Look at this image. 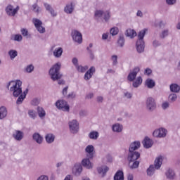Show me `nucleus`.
Segmentation results:
<instances>
[{"label": "nucleus", "instance_id": "obj_50", "mask_svg": "<svg viewBox=\"0 0 180 180\" xmlns=\"http://www.w3.org/2000/svg\"><path fill=\"white\" fill-rule=\"evenodd\" d=\"M166 4L169 6H172L176 4V0H166Z\"/></svg>", "mask_w": 180, "mask_h": 180}, {"label": "nucleus", "instance_id": "obj_64", "mask_svg": "<svg viewBox=\"0 0 180 180\" xmlns=\"http://www.w3.org/2000/svg\"><path fill=\"white\" fill-rule=\"evenodd\" d=\"M21 33L22 36H27V33H28L27 30L26 29L21 30Z\"/></svg>", "mask_w": 180, "mask_h": 180}, {"label": "nucleus", "instance_id": "obj_57", "mask_svg": "<svg viewBox=\"0 0 180 180\" xmlns=\"http://www.w3.org/2000/svg\"><path fill=\"white\" fill-rule=\"evenodd\" d=\"M72 63L76 67V68L79 65H78V59L77 58H73L72 60Z\"/></svg>", "mask_w": 180, "mask_h": 180}, {"label": "nucleus", "instance_id": "obj_52", "mask_svg": "<svg viewBox=\"0 0 180 180\" xmlns=\"http://www.w3.org/2000/svg\"><path fill=\"white\" fill-rule=\"evenodd\" d=\"M102 40H108L109 39V32H104L101 36Z\"/></svg>", "mask_w": 180, "mask_h": 180}, {"label": "nucleus", "instance_id": "obj_11", "mask_svg": "<svg viewBox=\"0 0 180 180\" xmlns=\"http://www.w3.org/2000/svg\"><path fill=\"white\" fill-rule=\"evenodd\" d=\"M140 72V68L136 67L131 70L127 76V79L129 82H133L136 79V77H137V74Z\"/></svg>", "mask_w": 180, "mask_h": 180}, {"label": "nucleus", "instance_id": "obj_14", "mask_svg": "<svg viewBox=\"0 0 180 180\" xmlns=\"http://www.w3.org/2000/svg\"><path fill=\"white\" fill-rule=\"evenodd\" d=\"M142 144L144 148H151V147H153V145L154 144V141L149 139L148 136H146L142 141Z\"/></svg>", "mask_w": 180, "mask_h": 180}, {"label": "nucleus", "instance_id": "obj_28", "mask_svg": "<svg viewBox=\"0 0 180 180\" xmlns=\"http://www.w3.org/2000/svg\"><path fill=\"white\" fill-rule=\"evenodd\" d=\"M155 169H157L154 167V165H150L146 170L148 176H153L155 174Z\"/></svg>", "mask_w": 180, "mask_h": 180}, {"label": "nucleus", "instance_id": "obj_17", "mask_svg": "<svg viewBox=\"0 0 180 180\" xmlns=\"http://www.w3.org/2000/svg\"><path fill=\"white\" fill-rule=\"evenodd\" d=\"M29 92V89H26L22 93H21L17 99L16 103L17 105H20L23 101H25L26 98V95H27V93Z\"/></svg>", "mask_w": 180, "mask_h": 180}, {"label": "nucleus", "instance_id": "obj_33", "mask_svg": "<svg viewBox=\"0 0 180 180\" xmlns=\"http://www.w3.org/2000/svg\"><path fill=\"white\" fill-rule=\"evenodd\" d=\"M8 54L11 60H15V58L18 57V51L15 49H11L10 51H8Z\"/></svg>", "mask_w": 180, "mask_h": 180}, {"label": "nucleus", "instance_id": "obj_26", "mask_svg": "<svg viewBox=\"0 0 180 180\" xmlns=\"http://www.w3.org/2000/svg\"><path fill=\"white\" fill-rule=\"evenodd\" d=\"M125 35L127 36V37H130V39H134V37H136V36H137V33L136 32V31H134V30L128 29L125 32Z\"/></svg>", "mask_w": 180, "mask_h": 180}, {"label": "nucleus", "instance_id": "obj_7", "mask_svg": "<svg viewBox=\"0 0 180 180\" xmlns=\"http://www.w3.org/2000/svg\"><path fill=\"white\" fill-rule=\"evenodd\" d=\"M167 133L168 131L165 128H160L153 131V136L157 139H164V137H167Z\"/></svg>", "mask_w": 180, "mask_h": 180}, {"label": "nucleus", "instance_id": "obj_31", "mask_svg": "<svg viewBox=\"0 0 180 180\" xmlns=\"http://www.w3.org/2000/svg\"><path fill=\"white\" fill-rule=\"evenodd\" d=\"M64 11L65 13H68V14L72 13V12H74V6H72V4H67L64 8Z\"/></svg>", "mask_w": 180, "mask_h": 180}, {"label": "nucleus", "instance_id": "obj_15", "mask_svg": "<svg viewBox=\"0 0 180 180\" xmlns=\"http://www.w3.org/2000/svg\"><path fill=\"white\" fill-rule=\"evenodd\" d=\"M94 151H95V148L92 145H89L85 148V152L87 154L88 158H94Z\"/></svg>", "mask_w": 180, "mask_h": 180}, {"label": "nucleus", "instance_id": "obj_36", "mask_svg": "<svg viewBox=\"0 0 180 180\" xmlns=\"http://www.w3.org/2000/svg\"><path fill=\"white\" fill-rule=\"evenodd\" d=\"M103 16L105 22H109V20L110 19V11L109 10L104 11L103 13Z\"/></svg>", "mask_w": 180, "mask_h": 180}, {"label": "nucleus", "instance_id": "obj_34", "mask_svg": "<svg viewBox=\"0 0 180 180\" xmlns=\"http://www.w3.org/2000/svg\"><path fill=\"white\" fill-rule=\"evenodd\" d=\"M97 171L98 174H103V176H105V175L106 174V172L109 171V167H108L107 166L98 167L97 169Z\"/></svg>", "mask_w": 180, "mask_h": 180}, {"label": "nucleus", "instance_id": "obj_54", "mask_svg": "<svg viewBox=\"0 0 180 180\" xmlns=\"http://www.w3.org/2000/svg\"><path fill=\"white\" fill-rule=\"evenodd\" d=\"M37 113H46V111L44 110V108H43L41 106H38L37 108Z\"/></svg>", "mask_w": 180, "mask_h": 180}, {"label": "nucleus", "instance_id": "obj_27", "mask_svg": "<svg viewBox=\"0 0 180 180\" xmlns=\"http://www.w3.org/2000/svg\"><path fill=\"white\" fill-rule=\"evenodd\" d=\"M44 6H45L46 11H49L51 16H53V18L57 16V12H56V11H54V9H53V8L51 7V6H50V4H44Z\"/></svg>", "mask_w": 180, "mask_h": 180}, {"label": "nucleus", "instance_id": "obj_21", "mask_svg": "<svg viewBox=\"0 0 180 180\" xmlns=\"http://www.w3.org/2000/svg\"><path fill=\"white\" fill-rule=\"evenodd\" d=\"M165 175L167 179H175V172H174L172 169H168L165 172Z\"/></svg>", "mask_w": 180, "mask_h": 180}, {"label": "nucleus", "instance_id": "obj_4", "mask_svg": "<svg viewBox=\"0 0 180 180\" xmlns=\"http://www.w3.org/2000/svg\"><path fill=\"white\" fill-rule=\"evenodd\" d=\"M55 106L59 110H63V112H70V105L67 103V101L64 100H58L55 103Z\"/></svg>", "mask_w": 180, "mask_h": 180}, {"label": "nucleus", "instance_id": "obj_48", "mask_svg": "<svg viewBox=\"0 0 180 180\" xmlns=\"http://www.w3.org/2000/svg\"><path fill=\"white\" fill-rule=\"evenodd\" d=\"M111 61L113 66L117 65V55H112L111 56Z\"/></svg>", "mask_w": 180, "mask_h": 180}, {"label": "nucleus", "instance_id": "obj_2", "mask_svg": "<svg viewBox=\"0 0 180 180\" xmlns=\"http://www.w3.org/2000/svg\"><path fill=\"white\" fill-rule=\"evenodd\" d=\"M6 87L7 89H9L14 98L20 96V94H22V81L19 79L11 81L7 84Z\"/></svg>", "mask_w": 180, "mask_h": 180}, {"label": "nucleus", "instance_id": "obj_25", "mask_svg": "<svg viewBox=\"0 0 180 180\" xmlns=\"http://www.w3.org/2000/svg\"><path fill=\"white\" fill-rule=\"evenodd\" d=\"M55 139L56 136L53 134H47L45 136V140L48 144H51V143H54Z\"/></svg>", "mask_w": 180, "mask_h": 180}, {"label": "nucleus", "instance_id": "obj_37", "mask_svg": "<svg viewBox=\"0 0 180 180\" xmlns=\"http://www.w3.org/2000/svg\"><path fill=\"white\" fill-rule=\"evenodd\" d=\"M169 34V30L165 29L160 32V39H165V37H168Z\"/></svg>", "mask_w": 180, "mask_h": 180}, {"label": "nucleus", "instance_id": "obj_16", "mask_svg": "<svg viewBox=\"0 0 180 180\" xmlns=\"http://www.w3.org/2000/svg\"><path fill=\"white\" fill-rule=\"evenodd\" d=\"M82 165L84 168H86V169H91L94 167V165L91 162V160H89V158L83 159L82 160Z\"/></svg>", "mask_w": 180, "mask_h": 180}, {"label": "nucleus", "instance_id": "obj_55", "mask_svg": "<svg viewBox=\"0 0 180 180\" xmlns=\"http://www.w3.org/2000/svg\"><path fill=\"white\" fill-rule=\"evenodd\" d=\"M32 9H33L34 12H37V13L40 12V8L37 6V4L32 5Z\"/></svg>", "mask_w": 180, "mask_h": 180}, {"label": "nucleus", "instance_id": "obj_18", "mask_svg": "<svg viewBox=\"0 0 180 180\" xmlns=\"http://www.w3.org/2000/svg\"><path fill=\"white\" fill-rule=\"evenodd\" d=\"M24 134L22 131L16 130L15 133L13 134V139L17 141H21L23 139Z\"/></svg>", "mask_w": 180, "mask_h": 180}, {"label": "nucleus", "instance_id": "obj_42", "mask_svg": "<svg viewBox=\"0 0 180 180\" xmlns=\"http://www.w3.org/2000/svg\"><path fill=\"white\" fill-rule=\"evenodd\" d=\"M76 69L78 71V72H85L86 70H88V66L86 65L82 66V65H78Z\"/></svg>", "mask_w": 180, "mask_h": 180}, {"label": "nucleus", "instance_id": "obj_5", "mask_svg": "<svg viewBox=\"0 0 180 180\" xmlns=\"http://www.w3.org/2000/svg\"><path fill=\"white\" fill-rule=\"evenodd\" d=\"M146 109L150 112H154L157 109V102L153 97H148L146 102Z\"/></svg>", "mask_w": 180, "mask_h": 180}, {"label": "nucleus", "instance_id": "obj_6", "mask_svg": "<svg viewBox=\"0 0 180 180\" xmlns=\"http://www.w3.org/2000/svg\"><path fill=\"white\" fill-rule=\"evenodd\" d=\"M69 129L72 134H77L79 130V123L77 120H72V121L69 122Z\"/></svg>", "mask_w": 180, "mask_h": 180}, {"label": "nucleus", "instance_id": "obj_56", "mask_svg": "<svg viewBox=\"0 0 180 180\" xmlns=\"http://www.w3.org/2000/svg\"><path fill=\"white\" fill-rule=\"evenodd\" d=\"M7 112H8V110L5 106L2 105L0 107V113H7Z\"/></svg>", "mask_w": 180, "mask_h": 180}, {"label": "nucleus", "instance_id": "obj_39", "mask_svg": "<svg viewBox=\"0 0 180 180\" xmlns=\"http://www.w3.org/2000/svg\"><path fill=\"white\" fill-rule=\"evenodd\" d=\"M23 37H22L19 34H14L11 37V40H14V41H22Z\"/></svg>", "mask_w": 180, "mask_h": 180}, {"label": "nucleus", "instance_id": "obj_51", "mask_svg": "<svg viewBox=\"0 0 180 180\" xmlns=\"http://www.w3.org/2000/svg\"><path fill=\"white\" fill-rule=\"evenodd\" d=\"M124 96H125V98H127V99H131V97L133 96V94L129 92V91H124Z\"/></svg>", "mask_w": 180, "mask_h": 180}, {"label": "nucleus", "instance_id": "obj_1", "mask_svg": "<svg viewBox=\"0 0 180 180\" xmlns=\"http://www.w3.org/2000/svg\"><path fill=\"white\" fill-rule=\"evenodd\" d=\"M140 147H141L140 141H135L129 144L127 160L129 162L131 169H136L140 165V161H138V160L141 155L137 151Z\"/></svg>", "mask_w": 180, "mask_h": 180}, {"label": "nucleus", "instance_id": "obj_41", "mask_svg": "<svg viewBox=\"0 0 180 180\" xmlns=\"http://www.w3.org/2000/svg\"><path fill=\"white\" fill-rule=\"evenodd\" d=\"M119 33V27H112L110 30V34H112V36H116Z\"/></svg>", "mask_w": 180, "mask_h": 180}, {"label": "nucleus", "instance_id": "obj_12", "mask_svg": "<svg viewBox=\"0 0 180 180\" xmlns=\"http://www.w3.org/2000/svg\"><path fill=\"white\" fill-rule=\"evenodd\" d=\"M72 172L75 176H79L82 172V165L81 163L75 164Z\"/></svg>", "mask_w": 180, "mask_h": 180}, {"label": "nucleus", "instance_id": "obj_61", "mask_svg": "<svg viewBox=\"0 0 180 180\" xmlns=\"http://www.w3.org/2000/svg\"><path fill=\"white\" fill-rule=\"evenodd\" d=\"M153 47H158V46H161V43H160L158 40H154L153 42Z\"/></svg>", "mask_w": 180, "mask_h": 180}, {"label": "nucleus", "instance_id": "obj_22", "mask_svg": "<svg viewBox=\"0 0 180 180\" xmlns=\"http://www.w3.org/2000/svg\"><path fill=\"white\" fill-rule=\"evenodd\" d=\"M32 139L37 143V144H41L43 143V136L39 133H34L32 135Z\"/></svg>", "mask_w": 180, "mask_h": 180}, {"label": "nucleus", "instance_id": "obj_62", "mask_svg": "<svg viewBox=\"0 0 180 180\" xmlns=\"http://www.w3.org/2000/svg\"><path fill=\"white\" fill-rule=\"evenodd\" d=\"M75 96H76L75 93L72 92V93L69 94L67 96V98H70V99H74V98H75Z\"/></svg>", "mask_w": 180, "mask_h": 180}, {"label": "nucleus", "instance_id": "obj_40", "mask_svg": "<svg viewBox=\"0 0 180 180\" xmlns=\"http://www.w3.org/2000/svg\"><path fill=\"white\" fill-rule=\"evenodd\" d=\"M144 36H146L145 30H142V31L139 32V33L138 34L137 41H144V40L143 39H144Z\"/></svg>", "mask_w": 180, "mask_h": 180}, {"label": "nucleus", "instance_id": "obj_58", "mask_svg": "<svg viewBox=\"0 0 180 180\" xmlns=\"http://www.w3.org/2000/svg\"><path fill=\"white\" fill-rule=\"evenodd\" d=\"M68 92V86L63 88V89L62 91V94H63V96H68V95H67Z\"/></svg>", "mask_w": 180, "mask_h": 180}, {"label": "nucleus", "instance_id": "obj_29", "mask_svg": "<svg viewBox=\"0 0 180 180\" xmlns=\"http://www.w3.org/2000/svg\"><path fill=\"white\" fill-rule=\"evenodd\" d=\"M112 131L116 133H121V131L123 130V126L119 123H117L112 125Z\"/></svg>", "mask_w": 180, "mask_h": 180}, {"label": "nucleus", "instance_id": "obj_8", "mask_svg": "<svg viewBox=\"0 0 180 180\" xmlns=\"http://www.w3.org/2000/svg\"><path fill=\"white\" fill-rule=\"evenodd\" d=\"M20 7L18 6L14 7L12 5H8L6 8V13L8 16H15L19 12Z\"/></svg>", "mask_w": 180, "mask_h": 180}, {"label": "nucleus", "instance_id": "obj_20", "mask_svg": "<svg viewBox=\"0 0 180 180\" xmlns=\"http://www.w3.org/2000/svg\"><path fill=\"white\" fill-rule=\"evenodd\" d=\"M145 86H147L148 89H153L155 86V81L151 78H148L145 81Z\"/></svg>", "mask_w": 180, "mask_h": 180}, {"label": "nucleus", "instance_id": "obj_19", "mask_svg": "<svg viewBox=\"0 0 180 180\" xmlns=\"http://www.w3.org/2000/svg\"><path fill=\"white\" fill-rule=\"evenodd\" d=\"M153 165L156 169H160L162 165V156H158L156 158Z\"/></svg>", "mask_w": 180, "mask_h": 180}, {"label": "nucleus", "instance_id": "obj_43", "mask_svg": "<svg viewBox=\"0 0 180 180\" xmlns=\"http://www.w3.org/2000/svg\"><path fill=\"white\" fill-rule=\"evenodd\" d=\"M124 37L123 36H120L117 40V44L119 47L124 46Z\"/></svg>", "mask_w": 180, "mask_h": 180}, {"label": "nucleus", "instance_id": "obj_45", "mask_svg": "<svg viewBox=\"0 0 180 180\" xmlns=\"http://www.w3.org/2000/svg\"><path fill=\"white\" fill-rule=\"evenodd\" d=\"M32 22L35 27H38L39 26L43 25V22H41V20H39L38 18H33Z\"/></svg>", "mask_w": 180, "mask_h": 180}, {"label": "nucleus", "instance_id": "obj_47", "mask_svg": "<svg viewBox=\"0 0 180 180\" xmlns=\"http://www.w3.org/2000/svg\"><path fill=\"white\" fill-rule=\"evenodd\" d=\"M35 28L37 29V32H39V33H46V28L43 26V25H41Z\"/></svg>", "mask_w": 180, "mask_h": 180}, {"label": "nucleus", "instance_id": "obj_24", "mask_svg": "<svg viewBox=\"0 0 180 180\" xmlns=\"http://www.w3.org/2000/svg\"><path fill=\"white\" fill-rule=\"evenodd\" d=\"M114 180H124V174L123 171L118 170L114 175Z\"/></svg>", "mask_w": 180, "mask_h": 180}, {"label": "nucleus", "instance_id": "obj_38", "mask_svg": "<svg viewBox=\"0 0 180 180\" xmlns=\"http://www.w3.org/2000/svg\"><path fill=\"white\" fill-rule=\"evenodd\" d=\"M168 99L169 102H176V99H178V96L176 94L172 93L169 95Z\"/></svg>", "mask_w": 180, "mask_h": 180}, {"label": "nucleus", "instance_id": "obj_44", "mask_svg": "<svg viewBox=\"0 0 180 180\" xmlns=\"http://www.w3.org/2000/svg\"><path fill=\"white\" fill-rule=\"evenodd\" d=\"M103 11L102 10H97L95 11L94 13V16L96 18V19H99L101 18H102V16H103Z\"/></svg>", "mask_w": 180, "mask_h": 180}, {"label": "nucleus", "instance_id": "obj_13", "mask_svg": "<svg viewBox=\"0 0 180 180\" xmlns=\"http://www.w3.org/2000/svg\"><path fill=\"white\" fill-rule=\"evenodd\" d=\"M95 67H91L84 74V78L85 81H89V79H91V78H92V76L95 74Z\"/></svg>", "mask_w": 180, "mask_h": 180}, {"label": "nucleus", "instance_id": "obj_60", "mask_svg": "<svg viewBox=\"0 0 180 180\" xmlns=\"http://www.w3.org/2000/svg\"><path fill=\"white\" fill-rule=\"evenodd\" d=\"M136 16L138 18H143V16H144V14L143 13V11H141V10H138L136 12Z\"/></svg>", "mask_w": 180, "mask_h": 180}, {"label": "nucleus", "instance_id": "obj_46", "mask_svg": "<svg viewBox=\"0 0 180 180\" xmlns=\"http://www.w3.org/2000/svg\"><path fill=\"white\" fill-rule=\"evenodd\" d=\"M34 70V66H33V65H28L26 66L24 71L25 72H28L29 74H30V72H33Z\"/></svg>", "mask_w": 180, "mask_h": 180}, {"label": "nucleus", "instance_id": "obj_35", "mask_svg": "<svg viewBox=\"0 0 180 180\" xmlns=\"http://www.w3.org/2000/svg\"><path fill=\"white\" fill-rule=\"evenodd\" d=\"M89 137L91 140H97L98 138L99 137V133H98V131H93L89 133Z\"/></svg>", "mask_w": 180, "mask_h": 180}, {"label": "nucleus", "instance_id": "obj_63", "mask_svg": "<svg viewBox=\"0 0 180 180\" xmlns=\"http://www.w3.org/2000/svg\"><path fill=\"white\" fill-rule=\"evenodd\" d=\"M37 180H49V177L47 176H44V175H42V176H40Z\"/></svg>", "mask_w": 180, "mask_h": 180}, {"label": "nucleus", "instance_id": "obj_59", "mask_svg": "<svg viewBox=\"0 0 180 180\" xmlns=\"http://www.w3.org/2000/svg\"><path fill=\"white\" fill-rule=\"evenodd\" d=\"M169 107V102H164L162 104V109H167V108Z\"/></svg>", "mask_w": 180, "mask_h": 180}, {"label": "nucleus", "instance_id": "obj_53", "mask_svg": "<svg viewBox=\"0 0 180 180\" xmlns=\"http://www.w3.org/2000/svg\"><path fill=\"white\" fill-rule=\"evenodd\" d=\"M87 50L89 53L90 60H94L95 58V55H94V53H92V51L91 49H89V48H87Z\"/></svg>", "mask_w": 180, "mask_h": 180}, {"label": "nucleus", "instance_id": "obj_3", "mask_svg": "<svg viewBox=\"0 0 180 180\" xmlns=\"http://www.w3.org/2000/svg\"><path fill=\"white\" fill-rule=\"evenodd\" d=\"M60 68H61V63H57L49 70V75L53 81H57L63 77V75L60 73Z\"/></svg>", "mask_w": 180, "mask_h": 180}, {"label": "nucleus", "instance_id": "obj_32", "mask_svg": "<svg viewBox=\"0 0 180 180\" xmlns=\"http://www.w3.org/2000/svg\"><path fill=\"white\" fill-rule=\"evenodd\" d=\"M143 84V78L141 77H138L136 80L133 82L132 86L134 88H139L140 85Z\"/></svg>", "mask_w": 180, "mask_h": 180}, {"label": "nucleus", "instance_id": "obj_10", "mask_svg": "<svg viewBox=\"0 0 180 180\" xmlns=\"http://www.w3.org/2000/svg\"><path fill=\"white\" fill-rule=\"evenodd\" d=\"M55 47L56 46H53L51 48V51H53V57H55V58H61L64 50L60 46L56 48Z\"/></svg>", "mask_w": 180, "mask_h": 180}, {"label": "nucleus", "instance_id": "obj_9", "mask_svg": "<svg viewBox=\"0 0 180 180\" xmlns=\"http://www.w3.org/2000/svg\"><path fill=\"white\" fill-rule=\"evenodd\" d=\"M71 36L72 40L75 41V43H78V44H81V43H82V34H81L79 31H72Z\"/></svg>", "mask_w": 180, "mask_h": 180}, {"label": "nucleus", "instance_id": "obj_23", "mask_svg": "<svg viewBox=\"0 0 180 180\" xmlns=\"http://www.w3.org/2000/svg\"><path fill=\"white\" fill-rule=\"evenodd\" d=\"M136 51L139 53H143L144 51V41H136Z\"/></svg>", "mask_w": 180, "mask_h": 180}, {"label": "nucleus", "instance_id": "obj_30", "mask_svg": "<svg viewBox=\"0 0 180 180\" xmlns=\"http://www.w3.org/2000/svg\"><path fill=\"white\" fill-rule=\"evenodd\" d=\"M171 92L178 94L180 91V86L177 84H172L169 86Z\"/></svg>", "mask_w": 180, "mask_h": 180}, {"label": "nucleus", "instance_id": "obj_49", "mask_svg": "<svg viewBox=\"0 0 180 180\" xmlns=\"http://www.w3.org/2000/svg\"><path fill=\"white\" fill-rule=\"evenodd\" d=\"M31 105L32 106H38V105H40V99H39V98H33L31 101Z\"/></svg>", "mask_w": 180, "mask_h": 180}]
</instances>
